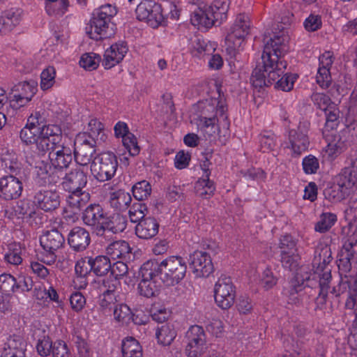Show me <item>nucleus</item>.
<instances>
[{
  "instance_id": "f257e3e1",
  "label": "nucleus",
  "mask_w": 357,
  "mask_h": 357,
  "mask_svg": "<svg viewBox=\"0 0 357 357\" xmlns=\"http://www.w3.org/2000/svg\"><path fill=\"white\" fill-rule=\"evenodd\" d=\"M282 31L275 34L264 46L261 56L262 66L255 68L250 82L255 88H261L274 83L284 72L287 62L283 57L289 50V36Z\"/></svg>"
},
{
  "instance_id": "f03ea898",
  "label": "nucleus",
  "mask_w": 357,
  "mask_h": 357,
  "mask_svg": "<svg viewBox=\"0 0 357 357\" xmlns=\"http://www.w3.org/2000/svg\"><path fill=\"white\" fill-rule=\"evenodd\" d=\"M225 112L223 102L216 98L202 100L192 106L190 121L206 139H221L229 135V122Z\"/></svg>"
},
{
  "instance_id": "7ed1b4c3",
  "label": "nucleus",
  "mask_w": 357,
  "mask_h": 357,
  "mask_svg": "<svg viewBox=\"0 0 357 357\" xmlns=\"http://www.w3.org/2000/svg\"><path fill=\"white\" fill-rule=\"evenodd\" d=\"M45 112L36 111L27 119L26 126L21 130L20 137L26 145H34L40 155H45Z\"/></svg>"
},
{
  "instance_id": "20e7f679",
  "label": "nucleus",
  "mask_w": 357,
  "mask_h": 357,
  "mask_svg": "<svg viewBox=\"0 0 357 357\" xmlns=\"http://www.w3.org/2000/svg\"><path fill=\"white\" fill-rule=\"evenodd\" d=\"M149 262L158 274L163 275L162 280L168 285L178 283L186 273V262L179 256H170L162 261L151 259Z\"/></svg>"
},
{
  "instance_id": "39448f33",
  "label": "nucleus",
  "mask_w": 357,
  "mask_h": 357,
  "mask_svg": "<svg viewBox=\"0 0 357 357\" xmlns=\"http://www.w3.org/2000/svg\"><path fill=\"white\" fill-rule=\"evenodd\" d=\"M251 26L249 15L245 13L236 15L225 38L226 50L229 54L234 56L240 50L243 42L250 32Z\"/></svg>"
},
{
  "instance_id": "423d86ee",
  "label": "nucleus",
  "mask_w": 357,
  "mask_h": 357,
  "mask_svg": "<svg viewBox=\"0 0 357 357\" xmlns=\"http://www.w3.org/2000/svg\"><path fill=\"white\" fill-rule=\"evenodd\" d=\"M332 259L330 247L324 242L319 241L314 251L313 268L314 274L319 278L321 291H326L331 278V270L327 265Z\"/></svg>"
},
{
  "instance_id": "0eeeda50",
  "label": "nucleus",
  "mask_w": 357,
  "mask_h": 357,
  "mask_svg": "<svg viewBox=\"0 0 357 357\" xmlns=\"http://www.w3.org/2000/svg\"><path fill=\"white\" fill-rule=\"evenodd\" d=\"M158 273L149 261L141 266L139 272L140 280L138 283V291L140 295L147 297L157 296L161 290L162 283L158 278Z\"/></svg>"
},
{
  "instance_id": "6e6552de",
  "label": "nucleus",
  "mask_w": 357,
  "mask_h": 357,
  "mask_svg": "<svg viewBox=\"0 0 357 357\" xmlns=\"http://www.w3.org/2000/svg\"><path fill=\"white\" fill-rule=\"evenodd\" d=\"M117 167V158L112 152L101 153L90 165L92 175L100 182L110 180L115 175Z\"/></svg>"
},
{
  "instance_id": "1a4fd4ad",
  "label": "nucleus",
  "mask_w": 357,
  "mask_h": 357,
  "mask_svg": "<svg viewBox=\"0 0 357 357\" xmlns=\"http://www.w3.org/2000/svg\"><path fill=\"white\" fill-rule=\"evenodd\" d=\"M73 139L64 137L62 143L46 148L51 167L54 169H66L73 160Z\"/></svg>"
},
{
  "instance_id": "9d476101",
  "label": "nucleus",
  "mask_w": 357,
  "mask_h": 357,
  "mask_svg": "<svg viewBox=\"0 0 357 357\" xmlns=\"http://www.w3.org/2000/svg\"><path fill=\"white\" fill-rule=\"evenodd\" d=\"M185 338V352L188 357H199L208 349L206 335L200 326H191L186 331Z\"/></svg>"
},
{
  "instance_id": "9b49d317",
  "label": "nucleus",
  "mask_w": 357,
  "mask_h": 357,
  "mask_svg": "<svg viewBox=\"0 0 357 357\" xmlns=\"http://www.w3.org/2000/svg\"><path fill=\"white\" fill-rule=\"evenodd\" d=\"M137 18L153 28L158 27L164 21L161 6L151 0L142 1L135 10Z\"/></svg>"
},
{
  "instance_id": "f8f14e48",
  "label": "nucleus",
  "mask_w": 357,
  "mask_h": 357,
  "mask_svg": "<svg viewBox=\"0 0 357 357\" xmlns=\"http://www.w3.org/2000/svg\"><path fill=\"white\" fill-rule=\"evenodd\" d=\"M236 289L231 280L221 277L214 285V298L217 305L223 309L230 308L234 303Z\"/></svg>"
},
{
  "instance_id": "ddd939ff",
  "label": "nucleus",
  "mask_w": 357,
  "mask_h": 357,
  "mask_svg": "<svg viewBox=\"0 0 357 357\" xmlns=\"http://www.w3.org/2000/svg\"><path fill=\"white\" fill-rule=\"evenodd\" d=\"M10 106L15 109L26 105L37 91V83L34 81L20 82L12 88Z\"/></svg>"
},
{
  "instance_id": "4468645a",
  "label": "nucleus",
  "mask_w": 357,
  "mask_h": 357,
  "mask_svg": "<svg viewBox=\"0 0 357 357\" xmlns=\"http://www.w3.org/2000/svg\"><path fill=\"white\" fill-rule=\"evenodd\" d=\"M189 264L197 278L208 277L213 271L211 256L205 251H195L190 256Z\"/></svg>"
},
{
  "instance_id": "2eb2a0df",
  "label": "nucleus",
  "mask_w": 357,
  "mask_h": 357,
  "mask_svg": "<svg viewBox=\"0 0 357 357\" xmlns=\"http://www.w3.org/2000/svg\"><path fill=\"white\" fill-rule=\"evenodd\" d=\"M333 291L337 296L347 294L345 307L355 311L357 307V279L354 275L341 277L340 284L333 289Z\"/></svg>"
},
{
  "instance_id": "dca6fc26",
  "label": "nucleus",
  "mask_w": 357,
  "mask_h": 357,
  "mask_svg": "<svg viewBox=\"0 0 357 357\" xmlns=\"http://www.w3.org/2000/svg\"><path fill=\"white\" fill-rule=\"evenodd\" d=\"M87 183V171L81 166H75L68 172H65L63 181V188L66 191L83 189Z\"/></svg>"
},
{
  "instance_id": "f3484780",
  "label": "nucleus",
  "mask_w": 357,
  "mask_h": 357,
  "mask_svg": "<svg viewBox=\"0 0 357 357\" xmlns=\"http://www.w3.org/2000/svg\"><path fill=\"white\" fill-rule=\"evenodd\" d=\"M107 215L99 204H91L84 211L83 221L93 227L96 234L102 236L103 225H105Z\"/></svg>"
},
{
  "instance_id": "a211bd4d",
  "label": "nucleus",
  "mask_w": 357,
  "mask_h": 357,
  "mask_svg": "<svg viewBox=\"0 0 357 357\" xmlns=\"http://www.w3.org/2000/svg\"><path fill=\"white\" fill-rule=\"evenodd\" d=\"M128 50L127 45L124 42H118L112 44L105 50L102 66L105 69H110L119 64L125 57Z\"/></svg>"
},
{
  "instance_id": "6ab92c4d",
  "label": "nucleus",
  "mask_w": 357,
  "mask_h": 357,
  "mask_svg": "<svg viewBox=\"0 0 357 357\" xmlns=\"http://www.w3.org/2000/svg\"><path fill=\"white\" fill-rule=\"evenodd\" d=\"M22 191V182L13 175L0 178V197L5 200L18 198Z\"/></svg>"
},
{
  "instance_id": "aec40b11",
  "label": "nucleus",
  "mask_w": 357,
  "mask_h": 357,
  "mask_svg": "<svg viewBox=\"0 0 357 357\" xmlns=\"http://www.w3.org/2000/svg\"><path fill=\"white\" fill-rule=\"evenodd\" d=\"M190 20L192 24L199 29L211 28L216 21L208 5L197 7L192 12Z\"/></svg>"
},
{
  "instance_id": "412c9836",
  "label": "nucleus",
  "mask_w": 357,
  "mask_h": 357,
  "mask_svg": "<svg viewBox=\"0 0 357 357\" xmlns=\"http://www.w3.org/2000/svg\"><path fill=\"white\" fill-rule=\"evenodd\" d=\"M26 343L20 336H10L4 343L1 357H25Z\"/></svg>"
},
{
  "instance_id": "4be33fe9",
  "label": "nucleus",
  "mask_w": 357,
  "mask_h": 357,
  "mask_svg": "<svg viewBox=\"0 0 357 357\" xmlns=\"http://www.w3.org/2000/svg\"><path fill=\"white\" fill-rule=\"evenodd\" d=\"M290 149L292 154L299 155L307 150L310 142L307 129L298 128V130H291L289 133Z\"/></svg>"
},
{
  "instance_id": "5701e85b",
  "label": "nucleus",
  "mask_w": 357,
  "mask_h": 357,
  "mask_svg": "<svg viewBox=\"0 0 357 357\" xmlns=\"http://www.w3.org/2000/svg\"><path fill=\"white\" fill-rule=\"evenodd\" d=\"M109 26L110 23L94 16L87 29V33L96 40L107 38L112 34V28L109 30Z\"/></svg>"
},
{
  "instance_id": "b1692460",
  "label": "nucleus",
  "mask_w": 357,
  "mask_h": 357,
  "mask_svg": "<svg viewBox=\"0 0 357 357\" xmlns=\"http://www.w3.org/2000/svg\"><path fill=\"white\" fill-rule=\"evenodd\" d=\"M328 140V144L323 150L322 155L325 160L332 161L345 150L347 144L345 140L337 135H333L331 140Z\"/></svg>"
},
{
  "instance_id": "393cba45",
  "label": "nucleus",
  "mask_w": 357,
  "mask_h": 357,
  "mask_svg": "<svg viewBox=\"0 0 357 357\" xmlns=\"http://www.w3.org/2000/svg\"><path fill=\"white\" fill-rule=\"evenodd\" d=\"M89 243V234L82 227L73 228L68 235V243L75 250H84Z\"/></svg>"
},
{
  "instance_id": "a878e982",
  "label": "nucleus",
  "mask_w": 357,
  "mask_h": 357,
  "mask_svg": "<svg viewBox=\"0 0 357 357\" xmlns=\"http://www.w3.org/2000/svg\"><path fill=\"white\" fill-rule=\"evenodd\" d=\"M203 178H199L195 184V192L199 197L209 199L213 195L215 186L213 181L209 179L208 169H203Z\"/></svg>"
},
{
  "instance_id": "bb28decb",
  "label": "nucleus",
  "mask_w": 357,
  "mask_h": 357,
  "mask_svg": "<svg viewBox=\"0 0 357 357\" xmlns=\"http://www.w3.org/2000/svg\"><path fill=\"white\" fill-rule=\"evenodd\" d=\"M159 229L155 219L146 218L141 220L135 227V233L140 238L149 239L155 236Z\"/></svg>"
},
{
  "instance_id": "cd10ccee",
  "label": "nucleus",
  "mask_w": 357,
  "mask_h": 357,
  "mask_svg": "<svg viewBox=\"0 0 357 357\" xmlns=\"http://www.w3.org/2000/svg\"><path fill=\"white\" fill-rule=\"evenodd\" d=\"M216 47L217 45L213 42L197 38L192 43L191 53L199 59H205L206 56L214 53Z\"/></svg>"
},
{
  "instance_id": "c85d7f7f",
  "label": "nucleus",
  "mask_w": 357,
  "mask_h": 357,
  "mask_svg": "<svg viewBox=\"0 0 357 357\" xmlns=\"http://www.w3.org/2000/svg\"><path fill=\"white\" fill-rule=\"evenodd\" d=\"M356 252L353 248H346V245H344L337 264L340 277H349L348 273L351 271L352 263L356 261Z\"/></svg>"
},
{
  "instance_id": "c756f323",
  "label": "nucleus",
  "mask_w": 357,
  "mask_h": 357,
  "mask_svg": "<svg viewBox=\"0 0 357 357\" xmlns=\"http://www.w3.org/2000/svg\"><path fill=\"white\" fill-rule=\"evenodd\" d=\"M114 320L119 325H127L131 321L139 324L143 321H137L134 318V314L130 307L125 303H117L113 309Z\"/></svg>"
},
{
  "instance_id": "7c9ffc66",
  "label": "nucleus",
  "mask_w": 357,
  "mask_h": 357,
  "mask_svg": "<svg viewBox=\"0 0 357 357\" xmlns=\"http://www.w3.org/2000/svg\"><path fill=\"white\" fill-rule=\"evenodd\" d=\"M68 192L69 194L66 197V202L75 213L80 211L90 200L89 193L82 189Z\"/></svg>"
},
{
  "instance_id": "2f4dec72",
  "label": "nucleus",
  "mask_w": 357,
  "mask_h": 357,
  "mask_svg": "<svg viewBox=\"0 0 357 357\" xmlns=\"http://www.w3.org/2000/svg\"><path fill=\"white\" fill-rule=\"evenodd\" d=\"M75 154V160L77 162L76 166H81L84 169L88 171V165H91L96 156V149L91 146H82L75 148L73 151Z\"/></svg>"
},
{
  "instance_id": "473e14b6",
  "label": "nucleus",
  "mask_w": 357,
  "mask_h": 357,
  "mask_svg": "<svg viewBox=\"0 0 357 357\" xmlns=\"http://www.w3.org/2000/svg\"><path fill=\"white\" fill-rule=\"evenodd\" d=\"M130 252L129 244L124 241H117L110 243L106 248L107 255L112 259H125Z\"/></svg>"
},
{
  "instance_id": "72a5a7b5",
  "label": "nucleus",
  "mask_w": 357,
  "mask_h": 357,
  "mask_svg": "<svg viewBox=\"0 0 357 357\" xmlns=\"http://www.w3.org/2000/svg\"><path fill=\"white\" fill-rule=\"evenodd\" d=\"M105 225L102 228V236L105 233L116 234L121 232L126 228V219L124 216L120 214H115L112 216H107L105 221Z\"/></svg>"
},
{
  "instance_id": "f704fd0d",
  "label": "nucleus",
  "mask_w": 357,
  "mask_h": 357,
  "mask_svg": "<svg viewBox=\"0 0 357 357\" xmlns=\"http://www.w3.org/2000/svg\"><path fill=\"white\" fill-rule=\"evenodd\" d=\"M132 202L129 192L123 190L114 191L109 195V203L112 208L118 211H124L128 208Z\"/></svg>"
},
{
  "instance_id": "c9c22d12",
  "label": "nucleus",
  "mask_w": 357,
  "mask_h": 357,
  "mask_svg": "<svg viewBox=\"0 0 357 357\" xmlns=\"http://www.w3.org/2000/svg\"><path fill=\"white\" fill-rule=\"evenodd\" d=\"M121 352L123 357H142L143 351L139 342L132 337L122 340Z\"/></svg>"
},
{
  "instance_id": "e433bc0d",
  "label": "nucleus",
  "mask_w": 357,
  "mask_h": 357,
  "mask_svg": "<svg viewBox=\"0 0 357 357\" xmlns=\"http://www.w3.org/2000/svg\"><path fill=\"white\" fill-rule=\"evenodd\" d=\"M158 343L162 346H169L176 337L174 325L169 323L162 325L155 331Z\"/></svg>"
},
{
  "instance_id": "4c0bfd02",
  "label": "nucleus",
  "mask_w": 357,
  "mask_h": 357,
  "mask_svg": "<svg viewBox=\"0 0 357 357\" xmlns=\"http://www.w3.org/2000/svg\"><path fill=\"white\" fill-rule=\"evenodd\" d=\"M211 9V13L214 15L217 22H222L227 17V12L229 8V0H215L212 5L208 6Z\"/></svg>"
},
{
  "instance_id": "58836bf2",
  "label": "nucleus",
  "mask_w": 357,
  "mask_h": 357,
  "mask_svg": "<svg viewBox=\"0 0 357 357\" xmlns=\"http://www.w3.org/2000/svg\"><path fill=\"white\" fill-rule=\"evenodd\" d=\"M69 7L68 0H54L46 2V13L54 17L64 15Z\"/></svg>"
},
{
  "instance_id": "ea45409f",
  "label": "nucleus",
  "mask_w": 357,
  "mask_h": 357,
  "mask_svg": "<svg viewBox=\"0 0 357 357\" xmlns=\"http://www.w3.org/2000/svg\"><path fill=\"white\" fill-rule=\"evenodd\" d=\"M101 58L99 54L94 52L83 54L79 61L81 68L86 70L91 71L98 68Z\"/></svg>"
},
{
  "instance_id": "a19ab883",
  "label": "nucleus",
  "mask_w": 357,
  "mask_h": 357,
  "mask_svg": "<svg viewBox=\"0 0 357 357\" xmlns=\"http://www.w3.org/2000/svg\"><path fill=\"white\" fill-rule=\"evenodd\" d=\"M92 271L97 275L107 274L111 268V263L106 256L100 255L95 259L91 258Z\"/></svg>"
},
{
  "instance_id": "79ce46f5",
  "label": "nucleus",
  "mask_w": 357,
  "mask_h": 357,
  "mask_svg": "<svg viewBox=\"0 0 357 357\" xmlns=\"http://www.w3.org/2000/svg\"><path fill=\"white\" fill-rule=\"evenodd\" d=\"M45 194L42 190H39L34 196L33 203L36 206V210L33 212L31 215L36 225H43V211L45 207Z\"/></svg>"
},
{
  "instance_id": "37998d69",
  "label": "nucleus",
  "mask_w": 357,
  "mask_h": 357,
  "mask_svg": "<svg viewBox=\"0 0 357 357\" xmlns=\"http://www.w3.org/2000/svg\"><path fill=\"white\" fill-rule=\"evenodd\" d=\"M134 197L137 200L147 199L151 194V185L147 181L143 180L136 183L132 188Z\"/></svg>"
},
{
  "instance_id": "c03bdc74",
  "label": "nucleus",
  "mask_w": 357,
  "mask_h": 357,
  "mask_svg": "<svg viewBox=\"0 0 357 357\" xmlns=\"http://www.w3.org/2000/svg\"><path fill=\"white\" fill-rule=\"evenodd\" d=\"M336 221L337 217L335 214L331 213H323L315 225L314 229L317 232L325 233L334 225Z\"/></svg>"
},
{
  "instance_id": "a18cd8bd",
  "label": "nucleus",
  "mask_w": 357,
  "mask_h": 357,
  "mask_svg": "<svg viewBox=\"0 0 357 357\" xmlns=\"http://www.w3.org/2000/svg\"><path fill=\"white\" fill-rule=\"evenodd\" d=\"M61 130L57 125H48L46 127V148L62 143Z\"/></svg>"
},
{
  "instance_id": "49530a36",
  "label": "nucleus",
  "mask_w": 357,
  "mask_h": 357,
  "mask_svg": "<svg viewBox=\"0 0 357 357\" xmlns=\"http://www.w3.org/2000/svg\"><path fill=\"white\" fill-rule=\"evenodd\" d=\"M22 11L20 8H10L6 10L1 15L6 22V26L9 31L12 30L15 26L19 24Z\"/></svg>"
},
{
  "instance_id": "de8ad7c7",
  "label": "nucleus",
  "mask_w": 357,
  "mask_h": 357,
  "mask_svg": "<svg viewBox=\"0 0 357 357\" xmlns=\"http://www.w3.org/2000/svg\"><path fill=\"white\" fill-rule=\"evenodd\" d=\"M16 291V278L10 274L3 273L0 275V293L9 295Z\"/></svg>"
},
{
  "instance_id": "09e8293b",
  "label": "nucleus",
  "mask_w": 357,
  "mask_h": 357,
  "mask_svg": "<svg viewBox=\"0 0 357 357\" xmlns=\"http://www.w3.org/2000/svg\"><path fill=\"white\" fill-rule=\"evenodd\" d=\"M46 248L50 250H57L59 248L63 241V237L56 229H52L46 232Z\"/></svg>"
},
{
  "instance_id": "8fccbe9b",
  "label": "nucleus",
  "mask_w": 357,
  "mask_h": 357,
  "mask_svg": "<svg viewBox=\"0 0 357 357\" xmlns=\"http://www.w3.org/2000/svg\"><path fill=\"white\" fill-rule=\"evenodd\" d=\"M298 77V75L295 73H287L276 82L275 87L283 91H290Z\"/></svg>"
},
{
  "instance_id": "3c124183",
  "label": "nucleus",
  "mask_w": 357,
  "mask_h": 357,
  "mask_svg": "<svg viewBox=\"0 0 357 357\" xmlns=\"http://www.w3.org/2000/svg\"><path fill=\"white\" fill-rule=\"evenodd\" d=\"M96 144V137L85 132L78 133L73 140V149L82 146L95 147Z\"/></svg>"
},
{
  "instance_id": "603ef678",
  "label": "nucleus",
  "mask_w": 357,
  "mask_h": 357,
  "mask_svg": "<svg viewBox=\"0 0 357 357\" xmlns=\"http://www.w3.org/2000/svg\"><path fill=\"white\" fill-rule=\"evenodd\" d=\"M303 290V284H297L296 281H291L289 288H285L284 294L288 298L289 303L296 304L299 302L300 292Z\"/></svg>"
},
{
  "instance_id": "864d4df0",
  "label": "nucleus",
  "mask_w": 357,
  "mask_h": 357,
  "mask_svg": "<svg viewBox=\"0 0 357 357\" xmlns=\"http://www.w3.org/2000/svg\"><path fill=\"white\" fill-rule=\"evenodd\" d=\"M116 13L117 10L116 7L112 4L107 3L100 6L97 9L94 16L110 23L111 19L116 15Z\"/></svg>"
},
{
  "instance_id": "5fc2aeb1",
  "label": "nucleus",
  "mask_w": 357,
  "mask_h": 357,
  "mask_svg": "<svg viewBox=\"0 0 357 357\" xmlns=\"http://www.w3.org/2000/svg\"><path fill=\"white\" fill-rule=\"evenodd\" d=\"M259 144L261 150L263 152L271 151L275 147V136L273 133L269 131H266L261 133L259 136Z\"/></svg>"
},
{
  "instance_id": "6e6d98bb",
  "label": "nucleus",
  "mask_w": 357,
  "mask_h": 357,
  "mask_svg": "<svg viewBox=\"0 0 357 357\" xmlns=\"http://www.w3.org/2000/svg\"><path fill=\"white\" fill-rule=\"evenodd\" d=\"M21 248L18 244H12L9 245L8 252L5 255V260L13 265L20 264L22 261L21 257Z\"/></svg>"
},
{
  "instance_id": "4d7b16f0",
  "label": "nucleus",
  "mask_w": 357,
  "mask_h": 357,
  "mask_svg": "<svg viewBox=\"0 0 357 357\" xmlns=\"http://www.w3.org/2000/svg\"><path fill=\"white\" fill-rule=\"evenodd\" d=\"M337 135L345 140L347 144L352 141L357 137V121L354 120L347 124Z\"/></svg>"
},
{
  "instance_id": "13d9d810",
  "label": "nucleus",
  "mask_w": 357,
  "mask_h": 357,
  "mask_svg": "<svg viewBox=\"0 0 357 357\" xmlns=\"http://www.w3.org/2000/svg\"><path fill=\"white\" fill-rule=\"evenodd\" d=\"M303 171L307 174H312L317 173L319 169V162L318 159L312 155L305 156L302 161Z\"/></svg>"
},
{
  "instance_id": "bf43d9fd",
  "label": "nucleus",
  "mask_w": 357,
  "mask_h": 357,
  "mask_svg": "<svg viewBox=\"0 0 357 357\" xmlns=\"http://www.w3.org/2000/svg\"><path fill=\"white\" fill-rule=\"evenodd\" d=\"M122 143L130 155L135 156L139 153L140 149L137 138L132 133L126 136V138L122 140Z\"/></svg>"
},
{
  "instance_id": "052dcab7",
  "label": "nucleus",
  "mask_w": 357,
  "mask_h": 357,
  "mask_svg": "<svg viewBox=\"0 0 357 357\" xmlns=\"http://www.w3.org/2000/svg\"><path fill=\"white\" fill-rule=\"evenodd\" d=\"M322 25L321 17L319 15L312 13L304 21L303 26L307 31H315Z\"/></svg>"
},
{
  "instance_id": "680f3d73",
  "label": "nucleus",
  "mask_w": 357,
  "mask_h": 357,
  "mask_svg": "<svg viewBox=\"0 0 357 357\" xmlns=\"http://www.w3.org/2000/svg\"><path fill=\"white\" fill-rule=\"evenodd\" d=\"M281 261L284 267L289 269H293L297 266L298 261L299 259L297 250L295 252H287L280 253Z\"/></svg>"
},
{
  "instance_id": "e2e57ef3",
  "label": "nucleus",
  "mask_w": 357,
  "mask_h": 357,
  "mask_svg": "<svg viewBox=\"0 0 357 357\" xmlns=\"http://www.w3.org/2000/svg\"><path fill=\"white\" fill-rule=\"evenodd\" d=\"M60 205V197L56 188L46 190V211L54 210Z\"/></svg>"
},
{
  "instance_id": "0e129e2a",
  "label": "nucleus",
  "mask_w": 357,
  "mask_h": 357,
  "mask_svg": "<svg viewBox=\"0 0 357 357\" xmlns=\"http://www.w3.org/2000/svg\"><path fill=\"white\" fill-rule=\"evenodd\" d=\"M116 296L113 290L109 289L105 291L100 298V307L102 310L112 308L116 305Z\"/></svg>"
},
{
  "instance_id": "69168bd1",
  "label": "nucleus",
  "mask_w": 357,
  "mask_h": 357,
  "mask_svg": "<svg viewBox=\"0 0 357 357\" xmlns=\"http://www.w3.org/2000/svg\"><path fill=\"white\" fill-rule=\"evenodd\" d=\"M314 104L320 109L326 111L332 103L331 98L326 95L321 93H314L312 96Z\"/></svg>"
},
{
  "instance_id": "338daca9",
  "label": "nucleus",
  "mask_w": 357,
  "mask_h": 357,
  "mask_svg": "<svg viewBox=\"0 0 357 357\" xmlns=\"http://www.w3.org/2000/svg\"><path fill=\"white\" fill-rule=\"evenodd\" d=\"M316 79L322 89L328 88L331 83L330 70L326 68H319Z\"/></svg>"
},
{
  "instance_id": "774afa93",
  "label": "nucleus",
  "mask_w": 357,
  "mask_h": 357,
  "mask_svg": "<svg viewBox=\"0 0 357 357\" xmlns=\"http://www.w3.org/2000/svg\"><path fill=\"white\" fill-rule=\"evenodd\" d=\"M50 353L52 357H69L66 344L62 341H57L52 344Z\"/></svg>"
}]
</instances>
